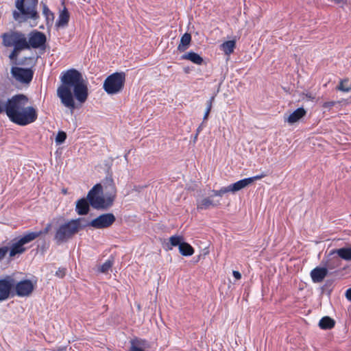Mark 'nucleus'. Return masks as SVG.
I'll return each instance as SVG.
<instances>
[{
	"instance_id": "nucleus-1",
	"label": "nucleus",
	"mask_w": 351,
	"mask_h": 351,
	"mask_svg": "<svg viewBox=\"0 0 351 351\" xmlns=\"http://www.w3.org/2000/svg\"><path fill=\"white\" fill-rule=\"evenodd\" d=\"M60 80L62 83L58 87L57 96L62 104L73 112L75 108L73 95L81 104H84L88 98V90L86 82L82 73L75 69L62 73Z\"/></svg>"
},
{
	"instance_id": "nucleus-2",
	"label": "nucleus",
	"mask_w": 351,
	"mask_h": 351,
	"mask_svg": "<svg viewBox=\"0 0 351 351\" xmlns=\"http://www.w3.org/2000/svg\"><path fill=\"white\" fill-rule=\"evenodd\" d=\"M28 101V97L23 94H17L7 99L5 113L12 122L25 126L36 121L37 110L33 106H27Z\"/></svg>"
},
{
	"instance_id": "nucleus-3",
	"label": "nucleus",
	"mask_w": 351,
	"mask_h": 351,
	"mask_svg": "<svg viewBox=\"0 0 351 351\" xmlns=\"http://www.w3.org/2000/svg\"><path fill=\"white\" fill-rule=\"evenodd\" d=\"M82 219L70 220L60 225L56 230L54 240L58 245L71 239L82 228Z\"/></svg>"
},
{
	"instance_id": "nucleus-4",
	"label": "nucleus",
	"mask_w": 351,
	"mask_h": 351,
	"mask_svg": "<svg viewBox=\"0 0 351 351\" xmlns=\"http://www.w3.org/2000/svg\"><path fill=\"white\" fill-rule=\"evenodd\" d=\"M38 1H16V10L13 12L15 21L22 23L28 19L36 20L39 18L37 12Z\"/></svg>"
},
{
	"instance_id": "nucleus-5",
	"label": "nucleus",
	"mask_w": 351,
	"mask_h": 351,
	"mask_svg": "<svg viewBox=\"0 0 351 351\" xmlns=\"http://www.w3.org/2000/svg\"><path fill=\"white\" fill-rule=\"evenodd\" d=\"M112 189L114 194L107 197L106 199L99 195L101 191V186L99 184L95 185L88 193L87 199L90 204L95 209H107L112 205L115 197V189L112 185Z\"/></svg>"
},
{
	"instance_id": "nucleus-6",
	"label": "nucleus",
	"mask_w": 351,
	"mask_h": 351,
	"mask_svg": "<svg viewBox=\"0 0 351 351\" xmlns=\"http://www.w3.org/2000/svg\"><path fill=\"white\" fill-rule=\"evenodd\" d=\"M2 44L6 47H14L16 49H27V36L18 31H10L1 35Z\"/></svg>"
},
{
	"instance_id": "nucleus-7",
	"label": "nucleus",
	"mask_w": 351,
	"mask_h": 351,
	"mask_svg": "<svg viewBox=\"0 0 351 351\" xmlns=\"http://www.w3.org/2000/svg\"><path fill=\"white\" fill-rule=\"evenodd\" d=\"M125 81L124 73H114L107 77L104 82V89L109 95H115L120 93Z\"/></svg>"
},
{
	"instance_id": "nucleus-8",
	"label": "nucleus",
	"mask_w": 351,
	"mask_h": 351,
	"mask_svg": "<svg viewBox=\"0 0 351 351\" xmlns=\"http://www.w3.org/2000/svg\"><path fill=\"white\" fill-rule=\"evenodd\" d=\"M169 244L167 248L171 250L173 247L178 246L179 252L182 256H189L194 253L193 247L188 243L184 242V239L180 235H173L169 239Z\"/></svg>"
},
{
	"instance_id": "nucleus-9",
	"label": "nucleus",
	"mask_w": 351,
	"mask_h": 351,
	"mask_svg": "<svg viewBox=\"0 0 351 351\" xmlns=\"http://www.w3.org/2000/svg\"><path fill=\"white\" fill-rule=\"evenodd\" d=\"M38 237V234L36 233L28 232L24 234L19 241L12 245L10 250V256L13 257L16 254L23 253L26 250L23 245L34 241Z\"/></svg>"
},
{
	"instance_id": "nucleus-10",
	"label": "nucleus",
	"mask_w": 351,
	"mask_h": 351,
	"mask_svg": "<svg viewBox=\"0 0 351 351\" xmlns=\"http://www.w3.org/2000/svg\"><path fill=\"white\" fill-rule=\"evenodd\" d=\"M34 289V286L30 280H23L16 282L14 279V285L13 286V295L19 297H28Z\"/></svg>"
},
{
	"instance_id": "nucleus-11",
	"label": "nucleus",
	"mask_w": 351,
	"mask_h": 351,
	"mask_svg": "<svg viewBox=\"0 0 351 351\" xmlns=\"http://www.w3.org/2000/svg\"><path fill=\"white\" fill-rule=\"evenodd\" d=\"M11 74L16 81L23 84H29L32 80L34 71L32 69L13 66L11 69Z\"/></svg>"
},
{
	"instance_id": "nucleus-12",
	"label": "nucleus",
	"mask_w": 351,
	"mask_h": 351,
	"mask_svg": "<svg viewBox=\"0 0 351 351\" xmlns=\"http://www.w3.org/2000/svg\"><path fill=\"white\" fill-rule=\"evenodd\" d=\"M116 218L112 213H106L92 220L88 223V226H92L96 229H104L112 226Z\"/></svg>"
},
{
	"instance_id": "nucleus-13",
	"label": "nucleus",
	"mask_w": 351,
	"mask_h": 351,
	"mask_svg": "<svg viewBox=\"0 0 351 351\" xmlns=\"http://www.w3.org/2000/svg\"><path fill=\"white\" fill-rule=\"evenodd\" d=\"M14 278L12 276H6L0 279V301L9 298L10 294L13 295V286Z\"/></svg>"
},
{
	"instance_id": "nucleus-14",
	"label": "nucleus",
	"mask_w": 351,
	"mask_h": 351,
	"mask_svg": "<svg viewBox=\"0 0 351 351\" xmlns=\"http://www.w3.org/2000/svg\"><path fill=\"white\" fill-rule=\"evenodd\" d=\"M47 41L46 36L44 33L34 30L28 35V39L27 38V49L30 48L38 49L42 47L45 45Z\"/></svg>"
},
{
	"instance_id": "nucleus-15",
	"label": "nucleus",
	"mask_w": 351,
	"mask_h": 351,
	"mask_svg": "<svg viewBox=\"0 0 351 351\" xmlns=\"http://www.w3.org/2000/svg\"><path fill=\"white\" fill-rule=\"evenodd\" d=\"M323 263H324V267L327 268L328 271L337 269L341 265V261L334 250L329 252Z\"/></svg>"
},
{
	"instance_id": "nucleus-16",
	"label": "nucleus",
	"mask_w": 351,
	"mask_h": 351,
	"mask_svg": "<svg viewBox=\"0 0 351 351\" xmlns=\"http://www.w3.org/2000/svg\"><path fill=\"white\" fill-rule=\"evenodd\" d=\"M212 195H210L197 199L196 202L197 209L198 210H207L219 206V201H215Z\"/></svg>"
},
{
	"instance_id": "nucleus-17",
	"label": "nucleus",
	"mask_w": 351,
	"mask_h": 351,
	"mask_svg": "<svg viewBox=\"0 0 351 351\" xmlns=\"http://www.w3.org/2000/svg\"><path fill=\"white\" fill-rule=\"evenodd\" d=\"M328 271L325 267H317L311 271L312 281L315 283L322 282L328 275Z\"/></svg>"
},
{
	"instance_id": "nucleus-18",
	"label": "nucleus",
	"mask_w": 351,
	"mask_h": 351,
	"mask_svg": "<svg viewBox=\"0 0 351 351\" xmlns=\"http://www.w3.org/2000/svg\"><path fill=\"white\" fill-rule=\"evenodd\" d=\"M306 110L303 108H299L291 113L287 117H285V121L289 124H293L305 117Z\"/></svg>"
},
{
	"instance_id": "nucleus-19",
	"label": "nucleus",
	"mask_w": 351,
	"mask_h": 351,
	"mask_svg": "<svg viewBox=\"0 0 351 351\" xmlns=\"http://www.w3.org/2000/svg\"><path fill=\"white\" fill-rule=\"evenodd\" d=\"M63 10L60 11L58 19L56 23V25L59 28H64L67 26L69 21V13L64 5V1H62Z\"/></svg>"
},
{
	"instance_id": "nucleus-20",
	"label": "nucleus",
	"mask_w": 351,
	"mask_h": 351,
	"mask_svg": "<svg viewBox=\"0 0 351 351\" xmlns=\"http://www.w3.org/2000/svg\"><path fill=\"white\" fill-rule=\"evenodd\" d=\"M90 210V202L88 199L82 198L76 203L75 210L80 215H86Z\"/></svg>"
},
{
	"instance_id": "nucleus-21",
	"label": "nucleus",
	"mask_w": 351,
	"mask_h": 351,
	"mask_svg": "<svg viewBox=\"0 0 351 351\" xmlns=\"http://www.w3.org/2000/svg\"><path fill=\"white\" fill-rule=\"evenodd\" d=\"M251 180L245 178L229 185L230 192L235 193L251 184Z\"/></svg>"
},
{
	"instance_id": "nucleus-22",
	"label": "nucleus",
	"mask_w": 351,
	"mask_h": 351,
	"mask_svg": "<svg viewBox=\"0 0 351 351\" xmlns=\"http://www.w3.org/2000/svg\"><path fill=\"white\" fill-rule=\"evenodd\" d=\"M334 250L340 259H343L346 261H351V245L347 247L334 249Z\"/></svg>"
},
{
	"instance_id": "nucleus-23",
	"label": "nucleus",
	"mask_w": 351,
	"mask_h": 351,
	"mask_svg": "<svg viewBox=\"0 0 351 351\" xmlns=\"http://www.w3.org/2000/svg\"><path fill=\"white\" fill-rule=\"evenodd\" d=\"M182 59L189 60L198 65H201L204 62L203 58L199 54L193 51H190L187 53L184 54L182 56Z\"/></svg>"
},
{
	"instance_id": "nucleus-24",
	"label": "nucleus",
	"mask_w": 351,
	"mask_h": 351,
	"mask_svg": "<svg viewBox=\"0 0 351 351\" xmlns=\"http://www.w3.org/2000/svg\"><path fill=\"white\" fill-rule=\"evenodd\" d=\"M335 325V321L328 316L322 317L319 322V326L324 330L331 329Z\"/></svg>"
},
{
	"instance_id": "nucleus-25",
	"label": "nucleus",
	"mask_w": 351,
	"mask_h": 351,
	"mask_svg": "<svg viewBox=\"0 0 351 351\" xmlns=\"http://www.w3.org/2000/svg\"><path fill=\"white\" fill-rule=\"evenodd\" d=\"M235 47L236 41L234 40L226 41L220 45L221 50H222L226 55H230L233 53Z\"/></svg>"
},
{
	"instance_id": "nucleus-26",
	"label": "nucleus",
	"mask_w": 351,
	"mask_h": 351,
	"mask_svg": "<svg viewBox=\"0 0 351 351\" xmlns=\"http://www.w3.org/2000/svg\"><path fill=\"white\" fill-rule=\"evenodd\" d=\"M191 41V36L189 33H185L181 38L180 43L178 47V49L180 51H186Z\"/></svg>"
},
{
	"instance_id": "nucleus-27",
	"label": "nucleus",
	"mask_w": 351,
	"mask_h": 351,
	"mask_svg": "<svg viewBox=\"0 0 351 351\" xmlns=\"http://www.w3.org/2000/svg\"><path fill=\"white\" fill-rule=\"evenodd\" d=\"M130 346H135L140 350H143L148 347L147 342L145 340L141 339H134L130 341Z\"/></svg>"
},
{
	"instance_id": "nucleus-28",
	"label": "nucleus",
	"mask_w": 351,
	"mask_h": 351,
	"mask_svg": "<svg viewBox=\"0 0 351 351\" xmlns=\"http://www.w3.org/2000/svg\"><path fill=\"white\" fill-rule=\"evenodd\" d=\"M348 80H341L337 89L345 93L350 92L351 90V86L348 85Z\"/></svg>"
},
{
	"instance_id": "nucleus-29",
	"label": "nucleus",
	"mask_w": 351,
	"mask_h": 351,
	"mask_svg": "<svg viewBox=\"0 0 351 351\" xmlns=\"http://www.w3.org/2000/svg\"><path fill=\"white\" fill-rule=\"evenodd\" d=\"M228 192H230L229 186H228L226 187H223L219 190H213L211 195L213 197H215V196L221 197L223 194L228 193Z\"/></svg>"
},
{
	"instance_id": "nucleus-30",
	"label": "nucleus",
	"mask_w": 351,
	"mask_h": 351,
	"mask_svg": "<svg viewBox=\"0 0 351 351\" xmlns=\"http://www.w3.org/2000/svg\"><path fill=\"white\" fill-rule=\"evenodd\" d=\"M66 138V134L63 131L58 132L56 137V143L58 145L63 143Z\"/></svg>"
},
{
	"instance_id": "nucleus-31",
	"label": "nucleus",
	"mask_w": 351,
	"mask_h": 351,
	"mask_svg": "<svg viewBox=\"0 0 351 351\" xmlns=\"http://www.w3.org/2000/svg\"><path fill=\"white\" fill-rule=\"evenodd\" d=\"M112 266V261L108 260L106 261L100 267L99 271L101 273H106Z\"/></svg>"
},
{
	"instance_id": "nucleus-32",
	"label": "nucleus",
	"mask_w": 351,
	"mask_h": 351,
	"mask_svg": "<svg viewBox=\"0 0 351 351\" xmlns=\"http://www.w3.org/2000/svg\"><path fill=\"white\" fill-rule=\"evenodd\" d=\"M215 97H212L208 101H207V108L205 112L204 116V121L208 119V117L209 115V113L212 108L213 101L214 100Z\"/></svg>"
},
{
	"instance_id": "nucleus-33",
	"label": "nucleus",
	"mask_w": 351,
	"mask_h": 351,
	"mask_svg": "<svg viewBox=\"0 0 351 351\" xmlns=\"http://www.w3.org/2000/svg\"><path fill=\"white\" fill-rule=\"evenodd\" d=\"M7 105V100L0 97V114L5 112V108Z\"/></svg>"
},
{
	"instance_id": "nucleus-34",
	"label": "nucleus",
	"mask_w": 351,
	"mask_h": 351,
	"mask_svg": "<svg viewBox=\"0 0 351 351\" xmlns=\"http://www.w3.org/2000/svg\"><path fill=\"white\" fill-rule=\"evenodd\" d=\"M23 49H16V48H14L12 51L9 55V58L12 60H16L18 56V52L22 51Z\"/></svg>"
},
{
	"instance_id": "nucleus-35",
	"label": "nucleus",
	"mask_w": 351,
	"mask_h": 351,
	"mask_svg": "<svg viewBox=\"0 0 351 351\" xmlns=\"http://www.w3.org/2000/svg\"><path fill=\"white\" fill-rule=\"evenodd\" d=\"M9 248L8 247H0V261L3 259V258L7 254Z\"/></svg>"
},
{
	"instance_id": "nucleus-36",
	"label": "nucleus",
	"mask_w": 351,
	"mask_h": 351,
	"mask_svg": "<svg viewBox=\"0 0 351 351\" xmlns=\"http://www.w3.org/2000/svg\"><path fill=\"white\" fill-rule=\"evenodd\" d=\"M50 228H51V224H47V227L44 229V230H40V231H38V232H31L30 233L38 234V237H40V236H41L43 234H45L48 233V232L49 231Z\"/></svg>"
},
{
	"instance_id": "nucleus-37",
	"label": "nucleus",
	"mask_w": 351,
	"mask_h": 351,
	"mask_svg": "<svg viewBox=\"0 0 351 351\" xmlns=\"http://www.w3.org/2000/svg\"><path fill=\"white\" fill-rule=\"evenodd\" d=\"M265 176H266V174L263 173H261L260 175H257V176H253V177H251V178H248V179L251 180L250 183L252 184L254 181L258 180H261V179L263 178Z\"/></svg>"
},
{
	"instance_id": "nucleus-38",
	"label": "nucleus",
	"mask_w": 351,
	"mask_h": 351,
	"mask_svg": "<svg viewBox=\"0 0 351 351\" xmlns=\"http://www.w3.org/2000/svg\"><path fill=\"white\" fill-rule=\"evenodd\" d=\"M265 176H266V174L263 173H261L260 175H257V176H253V177H251V178H248V179L251 180L250 183L252 184L254 181L258 180H261V179L263 178Z\"/></svg>"
},
{
	"instance_id": "nucleus-39",
	"label": "nucleus",
	"mask_w": 351,
	"mask_h": 351,
	"mask_svg": "<svg viewBox=\"0 0 351 351\" xmlns=\"http://www.w3.org/2000/svg\"><path fill=\"white\" fill-rule=\"evenodd\" d=\"M66 274V269L64 268H59L56 272V276L59 277V278H63Z\"/></svg>"
},
{
	"instance_id": "nucleus-40",
	"label": "nucleus",
	"mask_w": 351,
	"mask_h": 351,
	"mask_svg": "<svg viewBox=\"0 0 351 351\" xmlns=\"http://www.w3.org/2000/svg\"><path fill=\"white\" fill-rule=\"evenodd\" d=\"M43 13L47 19H49V16L53 17V13L51 12V11L45 5H43Z\"/></svg>"
},
{
	"instance_id": "nucleus-41",
	"label": "nucleus",
	"mask_w": 351,
	"mask_h": 351,
	"mask_svg": "<svg viewBox=\"0 0 351 351\" xmlns=\"http://www.w3.org/2000/svg\"><path fill=\"white\" fill-rule=\"evenodd\" d=\"M337 104L336 101H326L323 104V107L324 108H329L330 109L332 107H333Z\"/></svg>"
},
{
	"instance_id": "nucleus-42",
	"label": "nucleus",
	"mask_w": 351,
	"mask_h": 351,
	"mask_svg": "<svg viewBox=\"0 0 351 351\" xmlns=\"http://www.w3.org/2000/svg\"><path fill=\"white\" fill-rule=\"evenodd\" d=\"M232 274H233V276L237 279V280H240L241 278V274H240L239 271H233L232 272Z\"/></svg>"
},
{
	"instance_id": "nucleus-43",
	"label": "nucleus",
	"mask_w": 351,
	"mask_h": 351,
	"mask_svg": "<svg viewBox=\"0 0 351 351\" xmlns=\"http://www.w3.org/2000/svg\"><path fill=\"white\" fill-rule=\"evenodd\" d=\"M346 297L348 300L351 301V288L347 289L346 292Z\"/></svg>"
},
{
	"instance_id": "nucleus-44",
	"label": "nucleus",
	"mask_w": 351,
	"mask_h": 351,
	"mask_svg": "<svg viewBox=\"0 0 351 351\" xmlns=\"http://www.w3.org/2000/svg\"><path fill=\"white\" fill-rule=\"evenodd\" d=\"M128 351H145V350H140L134 346H130Z\"/></svg>"
},
{
	"instance_id": "nucleus-45",
	"label": "nucleus",
	"mask_w": 351,
	"mask_h": 351,
	"mask_svg": "<svg viewBox=\"0 0 351 351\" xmlns=\"http://www.w3.org/2000/svg\"><path fill=\"white\" fill-rule=\"evenodd\" d=\"M306 97L308 100H313L315 99V96L311 93L306 94Z\"/></svg>"
},
{
	"instance_id": "nucleus-46",
	"label": "nucleus",
	"mask_w": 351,
	"mask_h": 351,
	"mask_svg": "<svg viewBox=\"0 0 351 351\" xmlns=\"http://www.w3.org/2000/svg\"><path fill=\"white\" fill-rule=\"evenodd\" d=\"M200 130H201V128H200V127H199L197 129V132H199Z\"/></svg>"
},
{
	"instance_id": "nucleus-47",
	"label": "nucleus",
	"mask_w": 351,
	"mask_h": 351,
	"mask_svg": "<svg viewBox=\"0 0 351 351\" xmlns=\"http://www.w3.org/2000/svg\"><path fill=\"white\" fill-rule=\"evenodd\" d=\"M200 130H201V128H200V127H199L197 129V132H199Z\"/></svg>"
}]
</instances>
